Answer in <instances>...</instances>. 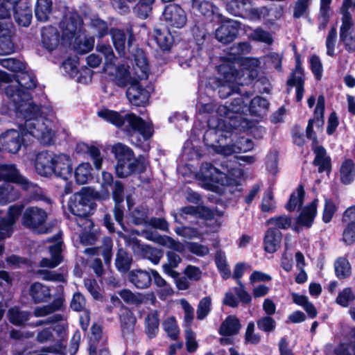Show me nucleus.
<instances>
[{
	"mask_svg": "<svg viewBox=\"0 0 355 355\" xmlns=\"http://www.w3.org/2000/svg\"><path fill=\"white\" fill-rule=\"evenodd\" d=\"M53 173L64 180L72 174V163L70 157L66 154H54Z\"/></svg>",
	"mask_w": 355,
	"mask_h": 355,
	"instance_id": "aec40b11",
	"label": "nucleus"
},
{
	"mask_svg": "<svg viewBox=\"0 0 355 355\" xmlns=\"http://www.w3.org/2000/svg\"><path fill=\"white\" fill-rule=\"evenodd\" d=\"M226 9L234 16L251 20L259 19L263 10L253 8L249 0H230L226 5Z\"/></svg>",
	"mask_w": 355,
	"mask_h": 355,
	"instance_id": "9d476101",
	"label": "nucleus"
},
{
	"mask_svg": "<svg viewBox=\"0 0 355 355\" xmlns=\"http://www.w3.org/2000/svg\"><path fill=\"white\" fill-rule=\"evenodd\" d=\"M351 344L342 343L335 349L336 355H355V328L349 334Z\"/></svg>",
	"mask_w": 355,
	"mask_h": 355,
	"instance_id": "8fccbe9b",
	"label": "nucleus"
},
{
	"mask_svg": "<svg viewBox=\"0 0 355 355\" xmlns=\"http://www.w3.org/2000/svg\"><path fill=\"white\" fill-rule=\"evenodd\" d=\"M334 267L338 278H346L351 275V266L345 258H338L334 263Z\"/></svg>",
	"mask_w": 355,
	"mask_h": 355,
	"instance_id": "603ef678",
	"label": "nucleus"
},
{
	"mask_svg": "<svg viewBox=\"0 0 355 355\" xmlns=\"http://www.w3.org/2000/svg\"><path fill=\"white\" fill-rule=\"evenodd\" d=\"M198 214H202V216L208 218L211 216V212L209 209L203 207L188 206L180 209V216L182 217H185L187 215L196 216Z\"/></svg>",
	"mask_w": 355,
	"mask_h": 355,
	"instance_id": "052dcab7",
	"label": "nucleus"
},
{
	"mask_svg": "<svg viewBox=\"0 0 355 355\" xmlns=\"http://www.w3.org/2000/svg\"><path fill=\"white\" fill-rule=\"evenodd\" d=\"M19 195L13 186L8 182L0 185V204L5 205L18 199Z\"/></svg>",
	"mask_w": 355,
	"mask_h": 355,
	"instance_id": "58836bf2",
	"label": "nucleus"
},
{
	"mask_svg": "<svg viewBox=\"0 0 355 355\" xmlns=\"http://www.w3.org/2000/svg\"><path fill=\"white\" fill-rule=\"evenodd\" d=\"M30 314L28 312L19 310L17 307L9 309L8 317L9 321L17 326L23 324L29 319Z\"/></svg>",
	"mask_w": 355,
	"mask_h": 355,
	"instance_id": "de8ad7c7",
	"label": "nucleus"
},
{
	"mask_svg": "<svg viewBox=\"0 0 355 355\" xmlns=\"http://www.w3.org/2000/svg\"><path fill=\"white\" fill-rule=\"evenodd\" d=\"M132 262V256L123 249H119L115 259V266L121 272H128Z\"/></svg>",
	"mask_w": 355,
	"mask_h": 355,
	"instance_id": "79ce46f5",
	"label": "nucleus"
},
{
	"mask_svg": "<svg viewBox=\"0 0 355 355\" xmlns=\"http://www.w3.org/2000/svg\"><path fill=\"white\" fill-rule=\"evenodd\" d=\"M129 101L135 106L146 105L149 99L148 92L144 89L138 83H131L126 92Z\"/></svg>",
	"mask_w": 355,
	"mask_h": 355,
	"instance_id": "5701e85b",
	"label": "nucleus"
},
{
	"mask_svg": "<svg viewBox=\"0 0 355 355\" xmlns=\"http://www.w3.org/2000/svg\"><path fill=\"white\" fill-rule=\"evenodd\" d=\"M129 245L134 253L148 259L154 264L158 263L163 255L161 250L148 245L141 244L137 239L130 240Z\"/></svg>",
	"mask_w": 355,
	"mask_h": 355,
	"instance_id": "2eb2a0df",
	"label": "nucleus"
},
{
	"mask_svg": "<svg viewBox=\"0 0 355 355\" xmlns=\"http://www.w3.org/2000/svg\"><path fill=\"white\" fill-rule=\"evenodd\" d=\"M282 235L277 230L269 228L264 237V249L269 253H274L280 247Z\"/></svg>",
	"mask_w": 355,
	"mask_h": 355,
	"instance_id": "a878e982",
	"label": "nucleus"
},
{
	"mask_svg": "<svg viewBox=\"0 0 355 355\" xmlns=\"http://www.w3.org/2000/svg\"><path fill=\"white\" fill-rule=\"evenodd\" d=\"M211 298L209 296L203 297L198 305L197 319L203 320L211 311Z\"/></svg>",
	"mask_w": 355,
	"mask_h": 355,
	"instance_id": "4d7b16f0",
	"label": "nucleus"
},
{
	"mask_svg": "<svg viewBox=\"0 0 355 355\" xmlns=\"http://www.w3.org/2000/svg\"><path fill=\"white\" fill-rule=\"evenodd\" d=\"M249 98L250 95L248 94L243 96L238 93L237 96L234 98L232 102L229 105L218 106L216 112L222 117L234 119L236 117L234 114L244 113L248 110L246 105L250 102Z\"/></svg>",
	"mask_w": 355,
	"mask_h": 355,
	"instance_id": "9b49d317",
	"label": "nucleus"
},
{
	"mask_svg": "<svg viewBox=\"0 0 355 355\" xmlns=\"http://www.w3.org/2000/svg\"><path fill=\"white\" fill-rule=\"evenodd\" d=\"M51 0H37L35 10L36 18L41 21H46L51 13Z\"/></svg>",
	"mask_w": 355,
	"mask_h": 355,
	"instance_id": "37998d69",
	"label": "nucleus"
},
{
	"mask_svg": "<svg viewBox=\"0 0 355 355\" xmlns=\"http://www.w3.org/2000/svg\"><path fill=\"white\" fill-rule=\"evenodd\" d=\"M145 168L146 161L144 157L137 159L133 157L130 159V160L117 162L116 173L119 178H125L134 173L143 172Z\"/></svg>",
	"mask_w": 355,
	"mask_h": 355,
	"instance_id": "ddd939ff",
	"label": "nucleus"
},
{
	"mask_svg": "<svg viewBox=\"0 0 355 355\" xmlns=\"http://www.w3.org/2000/svg\"><path fill=\"white\" fill-rule=\"evenodd\" d=\"M13 182L19 184L24 189L29 191L32 200L45 201L51 203V200L46 196L43 190L30 182L27 179L20 175L17 169L12 165H0V180Z\"/></svg>",
	"mask_w": 355,
	"mask_h": 355,
	"instance_id": "423d86ee",
	"label": "nucleus"
},
{
	"mask_svg": "<svg viewBox=\"0 0 355 355\" xmlns=\"http://www.w3.org/2000/svg\"><path fill=\"white\" fill-rule=\"evenodd\" d=\"M48 214L46 211L37 207H27L22 214V225L31 230L40 233H44V225L46 221Z\"/></svg>",
	"mask_w": 355,
	"mask_h": 355,
	"instance_id": "1a4fd4ad",
	"label": "nucleus"
},
{
	"mask_svg": "<svg viewBox=\"0 0 355 355\" xmlns=\"http://www.w3.org/2000/svg\"><path fill=\"white\" fill-rule=\"evenodd\" d=\"M340 180L343 183L348 184L355 178V167L352 160L347 159L341 165L340 169Z\"/></svg>",
	"mask_w": 355,
	"mask_h": 355,
	"instance_id": "c03bdc74",
	"label": "nucleus"
},
{
	"mask_svg": "<svg viewBox=\"0 0 355 355\" xmlns=\"http://www.w3.org/2000/svg\"><path fill=\"white\" fill-rule=\"evenodd\" d=\"M241 175V173L239 170H235L234 172L230 173L229 175L220 171L216 167H214L209 163L202 164L200 171L197 174V177L199 180L204 181L207 184L211 183H218L221 185L225 186H234L240 184V179L239 176Z\"/></svg>",
	"mask_w": 355,
	"mask_h": 355,
	"instance_id": "0eeeda50",
	"label": "nucleus"
},
{
	"mask_svg": "<svg viewBox=\"0 0 355 355\" xmlns=\"http://www.w3.org/2000/svg\"><path fill=\"white\" fill-rule=\"evenodd\" d=\"M113 69L111 66L107 72L114 76V81L118 86L123 87L131 83V76L128 66L120 64L114 69V71Z\"/></svg>",
	"mask_w": 355,
	"mask_h": 355,
	"instance_id": "cd10ccee",
	"label": "nucleus"
},
{
	"mask_svg": "<svg viewBox=\"0 0 355 355\" xmlns=\"http://www.w3.org/2000/svg\"><path fill=\"white\" fill-rule=\"evenodd\" d=\"M121 329L123 335L133 331L137 320L134 314L128 309H123L120 314Z\"/></svg>",
	"mask_w": 355,
	"mask_h": 355,
	"instance_id": "f704fd0d",
	"label": "nucleus"
},
{
	"mask_svg": "<svg viewBox=\"0 0 355 355\" xmlns=\"http://www.w3.org/2000/svg\"><path fill=\"white\" fill-rule=\"evenodd\" d=\"M6 83L10 84L5 88L6 94L12 98L17 116L26 119V128L32 135L44 143L50 142L53 135L52 123L42 116L46 114V108L36 105L28 92L36 87L35 78L22 72L14 81L10 76V80Z\"/></svg>",
	"mask_w": 355,
	"mask_h": 355,
	"instance_id": "f257e3e1",
	"label": "nucleus"
},
{
	"mask_svg": "<svg viewBox=\"0 0 355 355\" xmlns=\"http://www.w3.org/2000/svg\"><path fill=\"white\" fill-rule=\"evenodd\" d=\"M131 217L135 225L146 224L148 223V209L143 206L138 207L132 212Z\"/></svg>",
	"mask_w": 355,
	"mask_h": 355,
	"instance_id": "e2e57ef3",
	"label": "nucleus"
},
{
	"mask_svg": "<svg viewBox=\"0 0 355 355\" xmlns=\"http://www.w3.org/2000/svg\"><path fill=\"white\" fill-rule=\"evenodd\" d=\"M112 153L114 155L117 162L130 160L135 157L133 151L126 145L121 143L114 144L112 148Z\"/></svg>",
	"mask_w": 355,
	"mask_h": 355,
	"instance_id": "49530a36",
	"label": "nucleus"
},
{
	"mask_svg": "<svg viewBox=\"0 0 355 355\" xmlns=\"http://www.w3.org/2000/svg\"><path fill=\"white\" fill-rule=\"evenodd\" d=\"M257 324L260 330L265 332L273 331L276 327L275 320L268 315L259 319L257 322Z\"/></svg>",
	"mask_w": 355,
	"mask_h": 355,
	"instance_id": "774afa93",
	"label": "nucleus"
},
{
	"mask_svg": "<svg viewBox=\"0 0 355 355\" xmlns=\"http://www.w3.org/2000/svg\"><path fill=\"white\" fill-rule=\"evenodd\" d=\"M337 29L336 26H334L331 28L327 35L325 46L327 49V54L330 57H334L335 55V46L337 41Z\"/></svg>",
	"mask_w": 355,
	"mask_h": 355,
	"instance_id": "6e6d98bb",
	"label": "nucleus"
},
{
	"mask_svg": "<svg viewBox=\"0 0 355 355\" xmlns=\"http://www.w3.org/2000/svg\"><path fill=\"white\" fill-rule=\"evenodd\" d=\"M163 16L169 26L178 28L183 27L187 21L184 10L175 4L166 6L163 12Z\"/></svg>",
	"mask_w": 355,
	"mask_h": 355,
	"instance_id": "dca6fc26",
	"label": "nucleus"
},
{
	"mask_svg": "<svg viewBox=\"0 0 355 355\" xmlns=\"http://www.w3.org/2000/svg\"><path fill=\"white\" fill-rule=\"evenodd\" d=\"M42 42L48 50L55 49L59 44L60 35L55 28L52 26L44 27L42 30Z\"/></svg>",
	"mask_w": 355,
	"mask_h": 355,
	"instance_id": "bb28decb",
	"label": "nucleus"
},
{
	"mask_svg": "<svg viewBox=\"0 0 355 355\" xmlns=\"http://www.w3.org/2000/svg\"><path fill=\"white\" fill-rule=\"evenodd\" d=\"M0 64L12 71H22L25 69V64L22 62L14 58L1 59Z\"/></svg>",
	"mask_w": 355,
	"mask_h": 355,
	"instance_id": "69168bd1",
	"label": "nucleus"
},
{
	"mask_svg": "<svg viewBox=\"0 0 355 355\" xmlns=\"http://www.w3.org/2000/svg\"><path fill=\"white\" fill-rule=\"evenodd\" d=\"M152 272L143 270H133L129 272L130 282L137 288L144 289L150 286L152 279Z\"/></svg>",
	"mask_w": 355,
	"mask_h": 355,
	"instance_id": "393cba45",
	"label": "nucleus"
},
{
	"mask_svg": "<svg viewBox=\"0 0 355 355\" xmlns=\"http://www.w3.org/2000/svg\"><path fill=\"white\" fill-rule=\"evenodd\" d=\"M110 35L115 49L121 55H125L126 42L129 49L134 40V35L131 30H123L112 28L110 31Z\"/></svg>",
	"mask_w": 355,
	"mask_h": 355,
	"instance_id": "4468645a",
	"label": "nucleus"
},
{
	"mask_svg": "<svg viewBox=\"0 0 355 355\" xmlns=\"http://www.w3.org/2000/svg\"><path fill=\"white\" fill-rule=\"evenodd\" d=\"M60 26L63 37L70 39L80 32L83 20L78 13L71 12L64 17Z\"/></svg>",
	"mask_w": 355,
	"mask_h": 355,
	"instance_id": "f3484780",
	"label": "nucleus"
},
{
	"mask_svg": "<svg viewBox=\"0 0 355 355\" xmlns=\"http://www.w3.org/2000/svg\"><path fill=\"white\" fill-rule=\"evenodd\" d=\"M98 116L117 127L125 125V130L131 136L138 132L144 140H147L153 135L151 123L144 121L135 114H130L123 117L117 112L103 109L98 112Z\"/></svg>",
	"mask_w": 355,
	"mask_h": 355,
	"instance_id": "39448f33",
	"label": "nucleus"
},
{
	"mask_svg": "<svg viewBox=\"0 0 355 355\" xmlns=\"http://www.w3.org/2000/svg\"><path fill=\"white\" fill-rule=\"evenodd\" d=\"M15 18L19 25L28 26L32 19L31 10L28 7H26L24 10H15Z\"/></svg>",
	"mask_w": 355,
	"mask_h": 355,
	"instance_id": "bf43d9fd",
	"label": "nucleus"
},
{
	"mask_svg": "<svg viewBox=\"0 0 355 355\" xmlns=\"http://www.w3.org/2000/svg\"><path fill=\"white\" fill-rule=\"evenodd\" d=\"M240 27L239 21L232 19H226L216 30V38L223 44H229L237 37Z\"/></svg>",
	"mask_w": 355,
	"mask_h": 355,
	"instance_id": "f8f14e48",
	"label": "nucleus"
},
{
	"mask_svg": "<svg viewBox=\"0 0 355 355\" xmlns=\"http://www.w3.org/2000/svg\"><path fill=\"white\" fill-rule=\"evenodd\" d=\"M245 32L248 38L252 40L264 42L268 44L272 42V37L270 33L261 28L252 29L250 27H247L245 28Z\"/></svg>",
	"mask_w": 355,
	"mask_h": 355,
	"instance_id": "a19ab883",
	"label": "nucleus"
},
{
	"mask_svg": "<svg viewBox=\"0 0 355 355\" xmlns=\"http://www.w3.org/2000/svg\"><path fill=\"white\" fill-rule=\"evenodd\" d=\"M304 191L302 186H299L290 197L288 202L286 205V209L292 211L295 209L297 206H300L303 202Z\"/></svg>",
	"mask_w": 355,
	"mask_h": 355,
	"instance_id": "3c124183",
	"label": "nucleus"
},
{
	"mask_svg": "<svg viewBox=\"0 0 355 355\" xmlns=\"http://www.w3.org/2000/svg\"><path fill=\"white\" fill-rule=\"evenodd\" d=\"M159 320L156 311L150 312L145 319V331L150 338L155 337L159 331Z\"/></svg>",
	"mask_w": 355,
	"mask_h": 355,
	"instance_id": "ea45409f",
	"label": "nucleus"
},
{
	"mask_svg": "<svg viewBox=\"0 0 355 355\" xmlns=\"http://www.w3.org/2000/svg\"><path fill=\"white\" fill-rule=\"evenodd\" d=\"M209 128L204 135V141L206 145L211 146L218 154L230 156L234 153L247 152L252 149L253 143L250 139H243L246 146H236L235 145H223V141L227 138L228 132L223 130V121L220 120L215 125L214 121H208Z\"/></svg>",
	"mask_w": 355,
	"mask_h": 355,
	"instance_id": "20e7f679",
	"label": "nucleus"
},
{
	"mask_svg": "<svg viewBox=\"0 0 355 355\" xmlns=\"http://www.w3.org/2000/svg\"><path fill=\"white\" fill-rule=\"evenodd\" d=\"M354 26L352 18L349 12L345 11L342 17V24L340 27L339 37L352 35L351 30Z\"/></svg>",
	"mask_w": 355,
	"mask_h": 355,
	"instance_id": "680f3d73",
	"label": "nucleus"
},
{
	"mask_svg": "<svg viewBox=\"0 0 355 355\" xmlns=\"http://www.w3.org/2000/svg\"><path fill=\"white\" fill-rule=\"evenodd\" d=\"M99 197L98 193L91 187H83L76 193L69 201L70 211L78 218L77 224L86 232L90 230L93 223L87 216L94 209V200Z\"/></svg>",
	"mask_w": 355,
	"mask_h": 355,
	"instance_id": "7ed1b4c3",
	"label": "nucleus"
},
{
	"mask_svg": "<svg viewBox=\"0 0 355 355\" xmlns=\"http://www.w3.org/2000/svg\"><path fill=\"white\" fill-rule=\"evenodd\" d=\"M135 62V73L140 79L148 78L149 71L148 63L144 52L141 49H137L134 54Z\"/></svg>",
	"mask_w": 355,
	"mask_h": 355,
	"instance_id": "c756f323",
	"label": "nucleus"
},
{
	"mask_svg": "<svg viewBox=\"0 0 355 355\" xmlns=\"http://www.w3.org/2000/svg\"><path fill=\"white\" fill-rule=\"evenodd\" d=\"M268 108L267 100L260 96H256L250 101L248 110L252 115L261 116L266 113Z\"/></svg>",
	"mask_w": 355,
	"mask_h": 355,
	"instance_id": "a18cd8bd",
	"label": "nucleus"
},
{
	"mask_svg": "<svg viewBox=\"0 0 355 355\" xmlns=\"http://www.w3.org/2000/svg\"><path fill=\"white\" fill-rule=\"evenodd\" d=\"M76 182L79 184H86L92 178V167L88 162L80 163L75 169Z\"/></svg>",
	"mask_w": 355,
	"mask_h": 355,
	"instance_id": "e433bc0d",
	"label": "nucleus"
},
{
	"mask_svg": "<svg viewBox=\"0 0 355 355\" xmlns=\"http://www.w3.org/2000/svg\"><path fill=\"white\" fill-rule=\"evenodd\" d=\"M76 150L78 153H87L93 161L96 170L101 168L103 158L98 148L94 146H90L85 143L78 144Z\"/></svg>",
	"mask_w": 355,
	"mask_h": 355,
	"instance_id": "2f4dec72",
	"label": "nucleus"
},
{
	"mask_svg": "<svg viewBox=\"0 0 355 355\" xmlns=\"http://www.w3.org/2000/svg\"><path fill=\"white\" fill-rule=\"evenodd\" d=\"M239 287H234L227 291L223 300V303L231 307H236L239 302L249 303L251 301V296L245 290L244 286L241 281H238Z\"/></svg>",
	"mask_w": 355,
	"mask_h": 355,
	"instance_id": "a211bd4d",
	"label": "nucleus"
},
{
	"mask_svg": "<svg viewBox=\"0 0 355 355\" xmlns=\"http://www.w3.org/2000/svg\"><path fill=\"white\" fill-rule=\"evenodd\" d=\"M12 24L10 20L0 21V54H10L15 51V45L11 39Z\"/></svg>",
	"mask_w": 355,
	"mask_h": 355,
	"instance_id": "6ab92c4d",
	"label": "nucleus"
},
{
	"mask_svg": "<svg viewBox=\"0 0 355 355\" xmlns=\"http://www.w3.org/2000/svg\"><path fill=\"white\" fill-rule=\"evenodd\" d=\"M142 235L148 241H151L178 252H182L184 250V245L182 243L168 236H162L156 232L151 231H144L142 232Z\"/></svg>",
	"mask_w": 355,
	"mask_h": 355,
	"instance_id": "412c9836",
	"label": "nucleus"
},
{
	"mask_svg": "<svg viewBox=\"0 0 355 355\" xmlns=\"http://www.w3.org/2000/svg\"><path fill=\"white\" fill-rule=\"evenodd\" d=\"M54 153L42 151L35 158V166L38 174L49 176L53 174Z\"/></svg>",
	"mask_w": 355,
	"mask_h": 355,
	"instance_id": "b1692460",
	"label": "nucleus"
},
{
	"mask_svg": "<svg viewBox=\"0 0 355 355\" xmlns=\"http://www.w3.org/2000/svg\"><path fill=\"white\" fill-rule=\"evenodd\" d=\"M315 157L313 164L318 166V171L320 173L331 171V159L327 155L325 149L322 146H315L313 148Z\"/></svg>",
	"mask_w": 355,
	"mask_h": 355,
	"instance_id": "7c9ffc66",
	"label": "nucleus"
},
{
	"mask_svg": "<svg viewBox=\"0 0 355 355\" xmlns=\"http://www.w3.org/2000/svg\"><path fill=\"white\" fill-rule=\"evenodd\" d=\"M50 242L53 241V244L49 246V252L51 255L50 259L43 258L40 263L41 267L53 268L58 266L62 261L61 256V247L62 242L60 236L52 238L49 240Z\"/></svg>",
	"mask_w": 355,
	"mask_h": 355,
	"instance_id": "4be33fe9",
	"label": "nucleus"
},
{
	"mask_svg": "<svg viewBox=\"0 0 355 355\" xmlns=\"http://www.w3.org/2000/svg\"><path fill=\"white\" fill-rule=\"evenodd\" d=\"M96 51L104 55L106 65L105 71H108L109 67L114 64L116 59L112 48L109 44L98 43L96 45Z\"/></svg>",
	"mask_w": 355,
	"mask_h": 355,
	"instance_id": "09e8293b",
	"label": "nucleus"
},
{
	"mask_svg": "<svg viewBox=\"0 0 355 355\" xmlns=\"http://www.w3.org/2000/svg\"><path fill=\"white\" fill-rule=\"evenodd\" d=\"M63 305L64 299L62 297H59L49 304L36 307L34 309L33 314L35 317H44L55 311L61 309Z\"/></svg>",
	"mask_w": 355,
	"mask_h": 355,
	"instance_id": "4c0bfd02",
	"label": "nucleus"
},
{
	"mask_svg": "<svg viewBox=\"0 0 355 355\" xmlns=\"http://www.w3.org/2000/svg\"><path fill=\"white\" fill-rule=\"evenodd\" d=\"M311 0H297L293 8V17L300 18L306 15Z\"/></svg>",
	"mask_w": 355,
	"mask_h": 355,
	"instance_id": "338daca9",
	"label": "nucleus"
},
{
	"mask_svg": "<svg viewBox=\"0 0 355 355\" xmlns=\"http://www.w3.org/2000/svg\"><path fill=\"white\" fill-rule=\"evenodd\" d=\"M241 329L239 320L234 315H230L222 322L219 332L223 336L236 334Z\"/></svg>",
	"mask_w": 355,
	"mask_h": 355,
	"instance_id": "473e14b6",
	"label": "nucleus"
},
{
	"mask_svg": "<svg viewBox=\"0 0 355 355\" xmlns=\"http://www.w3.org/2000/svg\"><path fill=\"white\" fill-rule=\"evenodd\" d=\"M215 262L218 269L221 273L224 279H227L230 277V270L227 263L226 256L224 252L218 251L215 256Z\"/></svg>",
	"mask_w": 355,
	"mask_h": 355,
	"instance_id": "5fc2aeb1",
	"label": "nucleus"
},
{
	"mask_svg": "<svg viewBox=\"0 0 355 355\" xmlns=\"http://www.w3.org/2000/svg\"><path fill=\"white\" fill-rule=\"evenodd\" d=\"M29 294L35 303L46 302L51 298L49 288L40 282H35L30 286Z\"/></svg>",
	"mask_w": 355,
	"mask_h": 355,
	"instance_id": "c85d7f7f",
	"label": "nucleus"
},
{
	"mask_svg": "<svg viewBox=\"0 0 355 355\" xmlns=\"http://www.w3.org/2000/svg\"><path fill=\"white\" fill-rule=\"evenodd\" d=\"M119 296L127 304L138 305L144 300V297L140 293H134L128 289H123L119 291Z\"/></svg>",
	"mask_w": 355,
	"mask_h": 355,
	"instance_id": "864d4df0",
	"label": "nucleus"
},
{
	"mask_svg": "<svg viewBox=\"0 0 355 355\" xmlns=\"http://www.w3.org/2000/svg\"><path fill=\"white\" fill-rule=\"evenodd\" d=\"M154 37L156 43L162 50H168L173 42L171 34L165 28H155Z\"/></svg>",
	"mask_w": 355,
	"mask_h": 355,
	"instance_id": "72a5a7b5",
	"label": "nucleus"
},
{
	"mask_svg": "<svg viewBox=\"0 0 355 355\" xmlns=\"http://www.w3.org/2000/svg\"><path fill=\"white\" fill-rule=\"evenodd\" d=\"M355 300V294L353 293L351 288H345L341 291L336 298V302L343 306L347 307L349 303Z\"/></svg>",
	"mask_w": 355,
	"mask_h": 355,
	"instance_id": "13d9d810",
	"label": "nucleus"
},
{
	"mask_svg": "<svg viewBox=\"0 0 355 355\" xmlns=\"http://www.w3.org/2000/svg\"><path fill=\"white\" fill-rule=\"evenodd\" d=\"M318 200H314L309 205L306 206L299 216L300 224L311 227L317 212Z\"/></svg>",
	"mask_w": 355,
	"mask_h": 355,
	"instance_id": "c9c22d12",
	"label": "nucleus"
},
{
	"mask_svg": "<svg viewBox=\"0 0 355 355\" xmlns=\"http://www.w3.org/2000/svg\"><path fill=\"white\" fill-rule=\"evenodd\" d=\"M163 327L169 337L173 340L177 339L179 335V329L174 317L167 318L163 322Z\"/></svg>",
	"mask_w": 355,
	"mask_h": 355,
	"instance_id": "0e129e2a",
	"label": "nucleus"
},
{
	"mask_svg": "<svg viewBox=\"0 0 355 355\" xmlns=\"http://www.w3.org/2000/svg\"><path fill=\"white\" fill-rule=\"evenodd\" d=\"M259 64L257 58H246L241 61L239 70L234 62L224 60L218 69L222 81L218 87L220 96L225 98L232 93H241L238 85H248L257 78Z\"/></svg>",
	"mask_w": 355,
	"mask_h": 355,
	"instance_id": "f03ea898",
	"label": "nucleus"
},
{
	"mask_svg": "<svg viewBox=\"0 0 355 355\" xmlns=\"http://www.w3.org/2000/svg\"><path fill=\"white\" fill-rule=\"evenodd\" d=\"M26 121V119H24ZM27 134H29L30 135L33 136V137L38 139L41 143L45 145L51 144L54 139L55 137V132H53V135L51 139V141L49 143H44L40 139V138L34 136L32 135L28 130L26 128V121L24 122V125H19V130H9L6 132H5L3 135V138L4 139L3 145L6 148V149L11 153H17L22 144L23 142V136H26Z\"/></svg>",
	"mask_w": 355,
	"mask_h": 355,
	"instance_id": "6e6552de",
	"label": "nucleus"
}]
</instances>
